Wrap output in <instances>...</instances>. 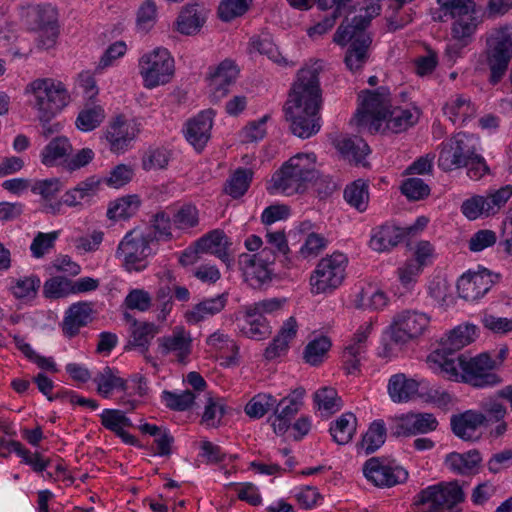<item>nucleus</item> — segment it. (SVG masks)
<instances>
[{
    "label": "nucleus",
    "instance_id": "nucleus-1",
    "mask_svg": "<svg viewBox=\"0 0 512 512\" xmlns=\"http://www.w3.org/2000/svg\"><path fill=\"white\" fill-rule=\"evenodd\" d=\"M380 6L371 3L352 19L345 18L334 34V42L344 46L348 43L344 63L353 73L361 70L369 58V48L372 43L366 29L371 20L379 15Z\"/></svg>",
    "mask_w": 512,
    "mask_h": 512
},
{
    "label": "nucleus",
    "instance_id": "nucleus-2",
    "mask_svg": "<svg viewBox=\"0 0 512 512\" xmlns=\"http://www.w3.org/2000/svg\"><path fill=\"white\" fill-rule=\"evenodd\" d=\"M496 366V360H492L488 353H481L470 358L459 354L456 359L444 361L441 371L450 380L462 379L474 387L482 388L501 382V378L492 372Z\"/></svg>",
    "mask_w": 512,
    "mask_h": 512
},
{
    "label": "nucleus",
    "instance_id": "nucleus-3",
    "mask_svg": "<svg viewBox=\"0 0 512 512\" xmlns=\"http://www.w3.org/2000/svg\"><path fill=\"white\" fill-rule=\"evenodd\" d=\"M317 175L316 156L313 153H298L273 174L271 181L275 190L291 196L305 191L307 184Z\"/></svg>",
    "mask_w": 512,
    "mask_h": 512
},
{
    "label": "nucleus",
    "instance_id": "nucleus-4",
    "mask_svg": "<svg viewBox=\"0 0 512 512\" xmlns=\"http://www.w3.org/2000/svg\"><path fill=\"white\" fill-rule=\"evenodd\" d=\"M512 60V25L493 29L486 36L485 50L480 55V63L490 72L489 82L499 83L506 75Z\"/></svg>",
    "mask_w": 512,
    "mask_h": 512
},
{
    "label": "nucleus",
    "instance_id": "nucleus-5",
    "mask_svg": "<svg viewBox=\"0 0 512 512\" xmlns=\"http://www.w3.org/2000/svg\"><path fill=\"white\" fill-rule=\"evenodd\" d=\"M464 499L465 494L457 481L440 482L417 493L412 507L419 512H443L453 510Z\"/></svg>",
    "mask_w": 512,
    "mask_h": 512
},
{
    "label": "nucleus",
    "instance_id": "nucleus-6",
    "mask_svg": "<svg viewBox=\"0 0 512 512\" xmlns=\"http://www.w3.org/2000/svg\"><path fill=\"white\" fill-rule=\"evenodd\" d=\"M154 240L152 230H131L119 243L115 256L122 261L127 271H142L147 267V258L152 254L150 244Z\"/></svg>",
    "mask_w": 512,
    "mask_h": 512
},
{
    "label": "nucleus",
    "instance_id": "nucleus-7",
    "mask_svg": "<svg viewBox=\"0 0 512 512\" xmlns=\"http://www.w3.org/2000/svg\"><path fill=\"white\" fill-rule=\"evenodd\" d=\"M33 95L32 105L43 116L57 115L70 101L65 85L52 78H39L27 86Z\"/></svg>",
    "mask_w": 512,
    "mask_h": 512
},
{
    "label": "nucleus",
    "instance_id": "nucleus-8",
    "mask_svg": "<svg viewBox=\"0 0 512 512\" xmlns=\"http://www.w3.org/2000/svg\"><path fill=\"white\" fill-rule=\"evenodd\" d=\"M320 66L302 68L298 72L297 81L289 94L284 108H301L308 111H319L321 107V89L319 85Z\"/></svg>",
    "mask_w": 512,
    "mask_h": 512
},
{
    "label": "nucleus",
    "instance_id": "nucleus-9",
    "mask_svg": "<svg viewBox=\"0 0 512 512\" xmlns=\"http://www.w3.org/2000/svg\"><path fill=\"white\" fill-rule=\"evenodd\" d=\"M361 108L357 111L355 121L359 127H367L371 133L379 131L382 121L387 119L390 103L388 88L379 87L375 91H362Z\"/></svg>",
    "mask_w": 512,
    "mask_h": 512
},
{
    "label": "nucleus",
    "instance_id": "nucleus-10",
    "mask_svg": "<svg viewBox=\"0 0 512 512\" xmlns=\"http://www.w3.org/2000/svg\"><path fill=\"white\" fill-rule=\"evenodd\" d=\"M347 262L343 253H333L322 258L310 277L312 293H331L338 288L345 278Z\"/></svg>",
    "mask_w": 512,
    "mask_h": 512
},
{
    "label": "nucleus",
    "instance_id": "nucleus-11",
    "mask_svg": "<svg viewBox=\"0 0 512 512\" xmlns=\"http://www.w3.org/2000/svg\"><path fill=\"white\" fill-rule=\"evenodd\" d=\"M139 73L148 89L168 83L174 74V59L165 48H156L139 60Z\"/></svg>",
    "mask_w": 512,
    "mask_h": 512
},
{
    "label": "nucleus",
    "instance_id": "nucleus-12",
    "mask_svg": "<svg viewBox=\"0 0 512 512\" xmlns=\"http://www.w3.org/2000/svg\"><path fill=\"white\" fill-rule=\"evenodd\" d=\"M429 323L430 317L427 314L416 310H403L394 316L388 334L393 343L403 345L422 335Z\"/></svg>",
    "mask_w": 512,
    "mask_h": 512
},
{
    "label": "nucleus",
    "instance_id": "nucleus-13",
    "mask_svg": "<svg viewBox=\"0 0 512 512\" xmlns=\"http://www.w3.org/2000/svg\"><path fill=\"white\" fill-rule=\"evenodd\" d=\"M101 180L95 176L79 182L75 187L67 190L59 199L58 203L49 204L50 215L58 216L64 214L63 206L82 209L94 198L100 186Z\"/></svg>",
    "mask_w": 512,
    "mask_h": 512
},
{
    "label": "nucleus",
    "instance_id": "nucleus-14",
    "mask_svg": "<svg viewBox=\"0 0 512 512\" xmlns=\"http://www.w3.org/2000/svg\"><path fill=\"white\" fill-rule=\"evenodd\" d=\"M363 473L377 487H392L408 479V472L404 468L391 465L380 457L368 459L363 465Z\"/></svg>",
    "mask_w": 512,
    "mask_h": 512
},
{
    "label": "nucleus",
    "instance_id": "nucleus-15",
    "mask_svg": "<svg viewBox=\"0 0 512 512\" xmlns=\"http://www.w3.org/2000/svg\"><path fill=\"white\" fill-rule=\"evenodd\" d=\"M476 326L460 325L450 331L445 339L440 342V347L430 356V359L438 363L441 370L444 361L456 359V354L463 347L472 343L476 336Z\"/></svg>",
    "mask_w": 512,
    "mask_h": 512
},
{
    "label": "nucleus",
    "instance_id": "nucleus-16",
    "mask_svg": "<svg viewBox=\"0 0 512 512\" xmlns=\"http://www.w3.org/2000/svg\"><path fill=\"white\" fill-rule=\"evenodd\" d=\"M304 393L305 390L303 388H298L287 397L279 401L276 400V405L273 409L274 418L270 417L268 420L271 422L273 430L277 435H284L289 429L291 420L302 406Z\"/></svg>",
    "mask_w": 512,
    "mask_h": 512
},
{
    "label": "nucleus",
    "instance_id": "nucleus-17",
    "mask_svg": "<svg viewBox=\"0 0 512 512\" xmlns=\"http://www.w3.org/2000/svg\"><path fill=\"white\" fill-rule=\"evenodd\" d=\"M492 274L487 269L463 274L457 282V290L461 298L475 301L483 297L495 284Z\"/></svg>",
    "mask_w": 512,
    "mask_h": 512
},
{
    "label": "nucleus",
    "instance_id": "nucleus-18",
    "mask_svg": "<svg viewBox=\"0 0 512 512\" xmlns=\"http://www.w3.org/2000/svg\"><path fill=\"white\" fill-rule=\"evenodd\" d=\"M238 74L239 69L234 61L223 60L209 76L212 100L220 101L224 98L230 91L231 85L235 83Z\"/></svg>",
    "mask_w": 512,
    "mask_h": 512
},
{
    "label": "nucleus",
    "instance_id": "nucleus-19",
    "mask_svg": "<svg viewBox=\"0 0 512 512\" xmlns=\"http://www.w3.org/2000/svg\"><path fill=\"white\" fill-rule=\"evenodd\" d=\"M437 427L438 421L432 413H408L399 419L393 434L397 437L425 434Z\"/></svg>",
    "mask_w": 512,
    "mask_h": 512
},
{
    "label": "nucleus",
    "instance_id": "nucleus-20",
    "mask_svg": "<svg viewBox=\"0 0 512 512\" xmlns=\"http://www.w3.org/2000/svg\"><path fill=\"white\" fill-rule=\"evenodd\" d=\"M139 133V128L135 121L124 120L118 117L109 125L106 132V138L110 144V149L116 153L126 151L132 141Z\"/></svg>",
    "mask_w": 512,
    "mask_h": 512
},
{
    "label": "nucleus",
    "instance_id": "nucleus-21",
    "mask_svg": "<svg viewBox=\"0 0 512 512\" xmlns=\"http://www.w3.org/2000/svg\"><path fill=\"white\" fill-rule=\"evenodd\" d=\"M285 117L290 121V129L299 138H309L320 130L319 111H308L301 108H284Z\"/></svg>",
    "mask_w": 512,
    "mask_h": 512
},
{
    "label": "nucleus",
    "instance_id": "nucleus-22",
    "mask_svg": "<svg viewBox=\"0 0 512 512\" xmlns=\"http://www.w3.org/2000/svg\"><path fill=\"white\" fill-rule=\"evenodd\" d=\"M238 264L246 281L253 288H261L263 285L271 282L274 274L273 268L264 263H260L251 254H240Z\"/></svg>",
    "mask_w": 512,
    "mask_h": 512
},
{
    "label": "nucleus",
    "instance_id": "nucleus-23",
    "mask_svg": "<svg viewBox=\"0 0 512 512\" xmlns=\"http://www.w3.org/2000/svg\"><path fill=\"white\" fill-rule=\"evenodd\" d=\"M158 349L162 355L174 352L180 363H185L191 352V337L183 327H176L172 335L157 339Z\"/></svg>",
    "mask_w": 512,
    "mask_h": 512
},
{
    "label": "nucleus",
    "instance_id": "nucleus-24",
    "mask_svg": "<svg viewBox=\"0 0 512 512\" xmlns=\"http://www.w3.org/2000/svg\"><path fill=\"white\" fill-rule=\"evenodd\" d=\"M482 425H484V417L475 410H466L450 418L452 432L464 441L477 439L476 432Z\"/></svg>",
    "mask_w": 512,
    "mask_h": 512
},
{
    "label": "nucleus",
    "instance_id": "nucleus-25",
    "mask_svg": "<svg viewBox=\"0 0 512 512\" xmlns=\"http://www.w3.org/2000/svg\"><path fill=\"white\" fill-rule=\"evenodd\" d=\"M213 125V112L202 111L187 124L186 139L201 151L210 138V131Z\"/></svg>",
    "mask_w": 512,
    "mask_h": 512
},
{
    "label": "nucleus",
    "instance_id": "nucleus-26",
    "mask_svg": "<svg viewBox=\"0 0 512 512\" xmlns=\"http://www.w3.org/2000/svg\"><path fill=\"white\" fill-rule=\"evenodd\" d=\"M93 308L90 302H78L72 304L66 311L62 331L68 337H74L79 330L92 320Z\"/></svg>",
    "mask_w": 512,
    "mask_h": 512
},
{
    "label": "nucleus",
    "instance_id": "nucleus-27",
    "mask_svg": "<svg viewBox=\"0 0 512 512\" xmlns=\"http://www.w3.org/2000/svg\"><path fill=\"white\" fill-rule=\"evenodd\" d=\"M229 243L227 236L222 230L215 229L196 241V247L202 253L213 254L221 259L227 266L230 265V257L228 254Z\"/></svg>",
    "mask_w": 512,
    "mask_h": 512
},
{
    "label": "nucleus",
    "instance_id": "nucleus-28",
    "mask_svg": "<svg viewBox=\"0 0 512 512\" xmlns=\"http://www.w3.org/2000/svg\"><path fill=\"white\" fill-rule=\"evenodd\" d=\"M482 462L481 454L473 449L465 453L451 452L445 458V465L460 475L475 474Z\"/></svg>",
    "mask_w": 512,
    "mask_h": 512
},
{
    "label": "nucleus",
    "instance_id": "nucleus-29",
    "mask_svg": "<svg viewBox=\"0 0 512 512\" xmlns=\"http://www.w3.org/2000/svg\"><path fill=\"white\" fill-rule=\"evenodd\" d=\"M405 237L403 228L385 224L373 231L370 247L377 252H385L397 246Z\"/></svg>",
    "mask_w": 512,
    "mask_h": 512
},
{
    "label": "nucleus",
    "instance_id": "nucleus-30",
    "mask_svg": "<svg viewBox=\"0 0 512 512\" xmlns=\"http://www.w3.org/2000/svg\"><path fill=\"white\" fill-rule=\"evenodd\" d=\"M101 424L108 430L114 432L126 444L134 445L136 438L124 430L131 427V420L126 417L125 411L118 409H104L100 415Z\"/></svg>",
    "mask_w": 512,
    "mask_h": 512
},
{
    "label": "nucleus",
    "instance_id": "nucleus-31",
    "mask_svg": "<svg viewBox=\"0 0 512 512\" xmlns=\"http://www.w3.org/2000/svg\"><path fill=\"white\" fill-rule=\"evenodd\" d=\"M388 394L394 403L408 402L417 394L419 383L404 373L392 375L388 382Z\"/></svg>",
    "mask_w": 512,
    "mask_h": 512
},
{
    "label": "nucleus",
    "instance_id": "nucleus-32",
    "mask_svg": "<svg viewBox=\"0 0 512 512\" xmlns=\"http://www.w3.org/2000/svg\"><path fill=\"white\" fill-rule=\"evenodd\" d=\"M73 148L69 139L65 136L53 138L41 151V162L47 167L62 164L70 156Z\"/></svg>",
    "mask_w": 512,
    "mask_h": 512
},
{
    "label": "nucleus",
    "instance_id": "nucleus-33",
    "mask_svg": "<svg viewBox=\"0 0 512 512\" xmlns=\"http://www.w3.org/2000/svg\"><path fill=\"white\" fill-rule=\"evenodd\" d=\"M227 303L225 294L218 295L213 298H208L193 306V308L186 312L185 318L190 324H197L204 319L220 313Z\"/></svg>",
    "mask_w": 512,
    "mask_h": 512
},
{
    "label": "nucleus",
    "instance_id": "nucleus-34",
    "mask_svg": "<svg viewBox=\"0 0 512 512\" xmlns=\"http://www.w3.org/2000/svg\"><path fill=\"white\" fill-rule=\"evenodd\" d=\"M297 322L294 317L287 319L281 327L279 333L275 336L272 343L266 348L264 356L272 360L288 349L289 342L296 336Z\"/></svg>",
    "mask_w": 512,
    "mask_h": 512
},
{
    "label": "nucleus",
    "instance_id": "nucleus-35",
    "mask_svg": "<svg viewBox=\"0 0 512 512\" xmlns=\"http://www.w3.org/2000/svg\"><path fill=\"white\" fill-rule=\"evenodd\" d=\"M334 144L343 157L356 163L362 162L370 152L368 144L357 136H340L335 139Z\"/></svg>",
    "mask_w": 512,
    "mask_h": 512
},
{
    "label": "nucleus",
    "instance_id": "nucleus-36",
    "mask_svg": "<svg viewBox=\"0 0 512 512\" xmlns=\"http://www.w3.org/2000/svg\"><path fill=\"white\" fill-rule=\"evenodd\" d=\"M62 189L63 183L59 178L37 180L31 186V191L41 196V211L46 214H50L48 210L49 204L53 205L59 202V200H55V196Z\"/></svg>",
    "mask_w": 512,
    "mask_h": 512
},
{
    "label": "nucleus",
    "instance_id": "nucleus-37",
    "mask_svg": "<svg viewBox=\"0 0 512 512\" xmlns=\"http://www.w3.org/2000/svg\"><path fill=\"white\" fill-rule=\"evenodd\" d=\"M205 22V10L198 5L185 7L178 16V31L192 35L199 31Z\"/></svg>",
    "mask_w": 512,
    "mask_h": 512
},
{
    "label": "nucleus",
    "instance_id": "nucleus-38",
    "mask_svg": "<svg viewBox=\"0 0 512 512\" xmlns=\"http://www.w3.org/2000/svg\"><path fill=\"white\" fill-rule=\"evenodd\" d=\"M32 17L35 23V29L45 30L50 33L46 41H40V46L49 48L53 45L56 37V17L54 9L50 6H39L34 10Z\"/></svg>",
    "mask_w": 512,
    "mask_h": 512
},
{
    "label": "nucleus",
    "instance_id": "nucleus-39",
    "mask_svg": "<svg viewBox=\"0 0 512 512\" xmlns=\"http://www.w3.org/2000/svg\"><path fill=\"white\" fill-rule=\"evenodd\" d=\"M356 427V416L352 413H344L331 424L329 432L334 442L345 445L352 440Z\"/></svg>",
    "mask_w": 512,
    "mask_h": 512
},
{
    "label": "nucleus",
    "instance_id": "nucleus-40",
    "mask_svg": "<svg viewBox=\"0 0 512 512\" xmlns=\"http://www.w3.org/2000/svg\"><path fill=\"white\" fill-rule=\"evenodd\" d=\"M159 333V327L154 323L138 322L133 320V327L130 328L129 345L136 347L141 353L148 351L150 341Z\"/></svg>",
    "mask_w": 512,
    "mask_h": 512
},
{
    "label": "nucleus",
    "instance_id": "nucleus-41",
    "mask_svg": "<svg viewBox=\"0 0 512 512\" xmlns=\"http://www.w3.org/2000/svg\"><path fill=\"white\" fill-rule=\"evenodd\" d=\"M440 9L433 13L435 21H446L468 12H474L475 3L472 0H438Z\"/></svg>",
    "mask_w": 512,
    "mask_h": 512
},
{
    "label": "nucleus",
    "instance_id": "nucleus-42",
    "mask_svg": "<svg viewBox=\"0 0 512 512\" xmlns=\"http://www.w3.org/2000/svg\"><path fill=\"white\" fill-rule=\"evenodd\" d=\"M386 434L384 421L376 420L370 424L367 432L363 435L360 447L366 455L372 454L384 444Z\"/></svg>",
    "mask_w": 512,
    "mask_h": 512
},
{
    "label": "nucleus",
    "instance_id": "nucleus-43",
    "mask_svg": "<svg viewBox=\"0 0 512 512\" xmlns=\"http://www.w3.org/2000/svg\"><path fill=\"white\" fill-rule=\"evenodd\" d=\"M94 382L97 384V391L100 395L108 398L113 389L119 388L122 391L129 389L128 382L121 377L114 374V371L106 366L95 378Z\"/></svg>",
    "mask_w": 512,
    "mask_h": 512
},
{
    "label": "nucleus",
    "instance_id": "nucleus-44",
    "mask_svg": "<svg viewBox=\"0 0 512 512\" xmlns=\"http://www.w3.org/2000/svg\"><path fill=\"white\" fill-rule=\"evenodd\" d=\"M452 26V35L455 40L466 46L472 39L477 28V18L474 12H468L458 16Z\"/></svg>",
    "mask_w": 512,
    "mask_h": 512
},
{
    "label": "nucleus",
    "instance_id": "nucleus-45",
    "mask_svg": "<svg viewBox=\"0 0 512 512\" xmlns=\"http://www.w3.org/2000/svg\"><path fill=\"white\" fill-rule=\"evenodd\" d=\"M480 408V413L484 417V425L500 422L508 414L507 408L503 404L502 399L497 395V392L492 396L482 399Z\"/></svg>",
    "mask_w": 512,
    "mask_h": 512
},
{
    "label": "nucleus",
    "instance_id": "nucleus-46",
    "mask_svg": "<svg viewBox=\"0 0 512 512\" xmlns=\"http://www.w3.org/2000/svg\"><path fill=\"white\" fill-rule=\"evenodd\" d=\"M253 171L247 168H238L226 181L224 191L233 198L243 196L252 181Z\"/></svg>",
    "mask_w": 512,
    "mask_h": 512
},
{
    "label": "nucleus",
    "instance_id": "nucleus-47",
    "mask_svg": "<svg viewBox=\"0 0 512 512\" xmlns=\"http://www.w3.org/2000/svg\"><path fill=\"white\" fill-rule=\"evenodd\" d=\"M140 205L137 195H128L111 202L107 210V217L112 220L127 219L134 215Z\"/></svg>",
    "mask_w": 512,
    "mask_h": 512
},
{
    "label": "nucleus",
    "instance_id": "nucleus-48",
    "mask_svg": "<svg viewBox=\"0 0 512 512\" xmlns=\"http://www.w3.org/2000/svg\"><path fill=\"white\" fill-rule=\"evenodd\" d=\"M344 198L349 205L364 212L368 207V186L362 180H357L348 185L344 190Z\"/></svg>",
    "mask_w": 512,
    "mask_h": 512
},
{
    "label": "nucleus",
    "instance_id": "nucleus-49",
    "mask_svg": "<svg viewBox=\"0 0 512 512\" xmlns=\"http://www.w3.org/2000/svg\"><path fill=\"white\" fill-rule=\"evenodd\" d=\"M387 128L393 133H401L413 126L417 117L407 109L398 107L390 108L387 119H385Z\"/></svg>",
    "mask_w": 512,
    "mask_h": 512
},
{
    "label": "nucleus",
    "instance_id": "nucleus-50",
    "mask_svg": "<svg viewBox=\"0 0 512 512\" xmlns=\"http://www.w3.org/2000/svg\"><path fill=\"white\" fill-rule=\"evenodd\" d=\"M104 118L105 113L101 106L85 107L79 112L75 125L79 130L88 132L97 128L103 122Z\"/></svg>",
    "mask_w": 512,
    "mask_h": 512
},
{
    "label": "nucleus",
    "instance_id": "nucleus-51",
    "mask_svg": "<svg viewBox=\"0 0 512 512\" xmlns=\"http://www.w3.org/2000/svg\"><path fill=\"white\" fill-rule=\"evenodd\" d=\"M443 110L452 122H456L458 118L462 119L464 122L475 113V108L470 100L462 95L457 96L455 99L451 100V102L447 103Z\"/></svg>",
    "mask_w": 512,
    "mask_h": 512
},
{
    "label": "nucleus",
    "instance_id": "nucleus-52",
    "mask_svg": "<svg viewBox=\"0 0 512 512\" xmlns=\"http://www.w3.org/2000/svg\"><path fill=\"white\" fill-rule=\"evenodd\" d=\"M331 347L328 337L321 336L310 341L304 350V359L307 363L317 366L322 363L325 355Z\"/></svg>",
    "mask_w": 512,
    "mask_h": 512
},
{
    "label": "nucleus",
    "instance_id": "nucleus-53",
    "mask_svg": "<svg viewBox=\"0 0 512 512\" xmlns=\"http://www.w3.org/2000/svg\"><path fill=\"white\" fill-rule=\"evenodd\" d=\"M276 405V398L270 394H258L245 406L246 414L251 418H261Z\"/></svg>",
    "mask_w": 512,
    "mask_h": 512
},
{
    "label": "nucleus",
    "instance_id": "nucleus-54",
    "mask_svg": "<svg viewBox=\"0 0 512 512\" xmlns=\"http://www.w3.org/2000/svg\"><path fill=\"white\" fill-rule=\"evenodd\" d=\"M43 293L46 298L58 299L73 294L72 280L55 276L48 279L43 286Z\"/></svg>",
    "mask_w": 512,
    "mask_h": 512
},
{
    "label": "nucleus",
    "instance_id": "nucleus-55",
    "mask_svg": "<svg viewBox=\"0 0 512 512\" xmlns=\"http://www.w3.org/2000/svg\"><path fill=\"white\" fill-rule=\"evenodd\" d=\"M173 225L180 230L194 228L199 223L198 209L191 204L181 206L173 215Z\"/></svg>",
    "mask_w": 512,
    "mask_h": 512
},
{
    "label": "nucleus",
    "instance_id": "nucleus-56",
    "mask_svg": "<svg viewBox=\"0 0 512 512\" xmlns=\"http://www.w3.org/2000/svg\"><path fill=\"white\" fill-rule=\"evenodd\" d=\"M453 145L452 149L458 153L463 162H467L472 156L477 154L476 139L472 135L457 133L449 139Z\"/></svg>",
    "mask_w": 512,
    "mask_h": 512
},
{
    "label": "nucleus",
    "instance_id": "nucleus-57",
    "mask_svg": "<svg viewBox=\"0 0 512 512\" xmlns=\"http://www.w3.org/2000/svg\"><path fill=\"white\" fill-rule=\"evenodd\" d=\"M252 0H222L218 15L223 21H231L246 13Z\"/></svg>",
    "mask_w": 512,
    "mask_h": 512
},
{
    "label": "nucleus",
    "instance_id": "nucleus-58",
    "mask_svg": "<svg viewBox=\"0 0 512 512\" xmlns=\"http://www.w3.org/2000/svg\"><path fill=\"white\" fill-rule=\"evenodd\" d=\"M161 397L168 408L176 411L189 409L195 400V394L189 390L179 394L165 390Z\"/></svg>",
    "mask_w": 512,
    "mask_h": 512
},
{
    "label": "nucleus",
    "instance_id": "nucleus-59",
    "mask_svg": "<svg viewBox=\"0 0 512 512\" xmlns=\"http://www.w3.org/2000/svg\"><path fill=\"white\" fill-rule=\"evenodd\" d=\"M462 213L470 220H475L482 214L490 215L492 208L483 196H474L465 200L461 206Z\"/></svg>",
    "mask_w": 512,
    "mask_h": 512
},
{
    "label": "nucleus",
    "instance_id": "nucleus-60",
    "mask_svg": "<svg viewBox=\"0 0 512 512\" xmlns=\"http://www.w3.org/2000/svg\"><path fill=\"white\" fill-rule=\"evenodd\" d=\"M243 333L255 340H262L271 333V328L262 315L253 318L246 317V325L242 328Z\"/></svg>",
    "mask_w": 512,
    "mask_h": 512
},
{
    "label": "nucleus",
    "instance_id": "nucleus-61",
    "mask_svg": "<svg viewBox=\"0 0 512 512\" xmlns=\"http://www.w3.org/2000/svg\"><path fill=\"white\" fill-rule=\"evenodd\" d=\"M314 401L319 409H324L331 413L341 408V399L338 397L336 390L330 387L319 389L314 394Z\"/></svg>",
    "mask_w": 512,
    "mask_h": 512
},
{
    "label": "nucleus",
    "instance_id": "nucleus-62",
    "mask_svg": "<svg viewBox=\"0 0 512 512\" xmlns=\"http://www.w3.org/2000/svg\"><path fill=\"white\" fill-rule=\"evenodd\" d=\"M452 147L453 145L448 140L443 144L438 158V166L446 172L462 168L467 163L462 161V158Z\"/></svg>",
    "mask_w": 512,
    "mask_h": 512
},
{
    "label": "nucleus",
    "instance_id": "nucleus-63",
    "mask_svg": "<svg viewBox=\"0 0 512 512\" xmlns=\"http://www.w3.org/2000/svg\"><path fill=\"white\" fill-rule=\"evenodd\" d=\"M401 192L408 199L417 201L427 197L430 188L421 178H408L402 183Z\"/></svg>",
    "mask_w": 512,
    "mask_h": 512
},
{
    "label": "nucleus",
    "instance_id": "nucleus-64",
    "mask_svg": "<svg viewBox=\"0 0 512 512\" xmlns=\"http://www.w3.org/2000/svg\"><path fill=\"white\" fill-rule=\"evenodd\" d=\"M169 159L170 153L167 149H150L143 156L142 166L145 170L163 169L167 166Z\"/></svg>",
    "mask_w": 512,
    "mask_h": 512
}]
</instances>
